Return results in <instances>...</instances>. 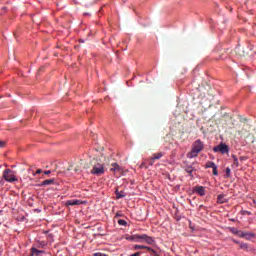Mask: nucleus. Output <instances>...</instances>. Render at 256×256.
Returning a JSON list of instances; mask_svg holds the SVG:
<instances>
[{"label":"nucleus","mask_w":256,"mask_h":256,"mask_svg":"<svg viewBox=\"0 0 256 256\" xmlns=\"http://www.w3.org/2000/svg\"><path fill=\"white\" fill-rule=\"evenodd\" d=\"M84 169H91V175L100 177L105 174V163L100 158H92L88 164H84Z\"/></svg>","instance_id":"nucleus-1"},{"label":"nucleus","mask_w":256,"mask_h":256,"mask_svg":"<svg viewBox=\"0 0 256 256\" xmlns=\"http://www.w3.org/2000/svg\"><path fill=\"white\" fill-rule=\"evenodd\" d=\"M203 149H205V144L200 139L196 140L192 145L191 151L188 153L189 159L197 157Z\"/></svg>","instance_id":"nucleus-2"},{"label":"nucleus","mask_w":256,"mask_h":256,"mask_svg":"<svg viewBox=\"0 0 256 256\" xmlns=\"http://www.w3.org/2000/svg\"><path fill=\"white\" fill-rule=\"evenodd\" d=\"M3 177L8 183H15V181H18L17 176H15V172L11 169L4 170Z\"/></svg>","instance_id":"nucleus-3"},{"label":"nucleus","mask_w":256,"mask_h":256,"mask_svg":"<svg viewBox=\"0 0 256 256\" xmlns=\"http://www.w3.org/2000/svg\"><path fill=\"white\" fill-rule=\"evenodd\" d=\"M214 153H222V155H225V153H229V146L227 144L221 143L220 145L213 148Z\"/></svg>","instance_id":"nucleus-4"},{"label":"nucleus","mask_w":256,"mask_h":256,"mask_svg":"<svg viewBox=\"0 0 256 256\" xmlns=\"http://www.w3.org/2000/svg\"><path fill=\"white\" fill-rule=\"evenodd\" d=\"M142 243H147V245H155V239L147 234H142Z\"/></svg>","instance_id":"nucleus-5"},{"label":"nucleus","mask_w":256,"mask_h":256,"mask_svg":"<svg viewBox=\"0 0 256 256\" xmlns=\"http://www.w3.org/2000/svg\"><path fill=\"white\" fill-rule=\"evenodd\" d=\"M161 157H163V153H154L150 158V165H153V163H155V161H157L158 159H161Z\"/></svg>","instance_id":"nucleus-6"},{"label":"nucleus","mask_w":256,"mask_h":256,"mask_svg":"<svg viewBox=\"0 0 256 256\" xmlns=\"http://www.w3.org/2000/svg\"><path fill=\"white\" fill-rule=\"evenodd\" d=\"M194 193H198L200 197H205V187L203 186H196L194 188Z\"/></svg>","instance_id":"nucleus-7"},{"label":"nucleus","mask_w":256,"mask_h":256,"mask_svg":"<svg viewBox=\"0 0 256 256\" xmlns=\"http://www.w3.org/2000/svg\"><path fill=\"white\" fill-rule=\"evenodd\" d=\"M239 237H242L244 239H251V237H255V233H253V232H241L239 234Z\"/></svg>","instance_id":"nucleus-8"},{"label":"nucleus","mask_w":256,"mask_h":256,"mask_svg":"<svg viewBox=\"0 0 256 256\" xmlns=\"http://www.w3.org/2000/svg\"><path fill=\"white\" fill-rule=\"evenodd\" d=\"M43 253H45V251L38 250L37 248L33 247V248H31V255H29V256H41V255H43Z\"/></svg>","instance_id":"nucleus-9"},{"label":"nucleus","mask_w":256,"mask_h":256,"mask_svg":"<svg viewBox=\"0 0 256 256\" xmlns=\"http://www.w3.org/2000/svg\"><path fill=\"white\" fill-rule=\"evenodd\" d=\"M83 202L81 200H68L66 201V206H75V205H81Z\"/></svg>","instance_id":"nucleus-10"},{"label":"nucleus","mask_w":256,"mask_h":256,"mask_svg":"<svg viewBox=\"0 0 256 256\" xmlns=\"http://www.w3.org/2000/svg\"><path fill=\"white\" fill-rule=\"evenodd\" d=\"M227 198L225 197V194H220L218 195V198H217V203H220L223 204V203H227Z\"/></svg>","instance_id":"nucleus-11"},{"label":"nucleus","mask_w":256,"mask_h":256,"mask_svg":"<svg viewBox=\"0 0 256 256\" xmlns=\"http://www.w3.org/2000/svg\"><path fill=\"white\" fill-rule=\"evenodd\" d=\"M134 243H143V234H135Z\"/></svg>","instance_id":"nucleus-12"},{"label":"nucleus","mask_w":256,"mask_h":256,"mask_svg":"<svg viewBox=\"0 0 256 256\" xmlns=\"http://www.w3.org/2000/svg\"><path fill=\"white\" fill-rule=\"evenodd\" d=\"M110 171H113V172H115V171H121V166H119V164H117V163H112V164H111Z\"/></svg>","instance_id":"nucleus-13"},{"label":"nucleus","mask_w":256,"mask_h":256,"mask_svg":"<svg viewBox=\"0 0 256 256\" xmlns=\"http://www.w3.org/2000/svg\"><path fill=\"white\" fill-rule=\"evenodd\" d=\"M53 183H55V179H47V180H44L41 185L42 186H46V185H53Z\"/></svg>","instance_id":"nucleus-14"},{"label":"nucleus","mask_w":256,"mask_h":256,"mask_svg":"<svg viewBox=\"0 0 256 256\" xmlns=\"http://www.w3.org/2000/svg\"><path fill=\"white\" fill-rule=\"evenodd\" d=\"M232 159H233V164L232 167H235L237 169V167H239V159H237V156L232 155Z\"/></svg>","instance_id":"nucleus-15"},{"label":"nucleus","mask_w":256,"mask_h":256,"mask_svg":"<svg viewBox=\"0 0 256 256\" xmlns=\"http://www.w3.org/2000/svg\"><path fill=\"white\" fill-rule=\"evenodd\" d=\"M116 199H123V197H125V192L121 191L119 192V190H116Z\"/></svg>","instance_id":"nucleus-16"},{"label":"nucleus","mask_w":256,"mask_h":256,"mask_svg":"<svg viewBox=\"0 0 256 256\" xmlns=\"http://www.w3.org/2000/svg\"><path fill=\"white\" fill-rule=\"evenodd\" d=\"M185 171L188 173V175H190V177H193V166H187Z\"/></svg>","instance_id":"nucleus-17"},{"label":"nucleus","mask_w":256,"mask_h":256,"mask_svg":"<svg viewBox=\"0 0 256 256\" xmlns=\"http://www.w3.org/2000/svg\"><path fill=\"white\" fill-rule=\"evenodd\" d=\"M240 249H242V251H249V244L247 243H240Z\"/></svg>","instance_id":"nucleus-18"},{"label":"nucleus","mask_w":256,"mask_h":256,"mask_svg":"<svg viewBox=\"0 0 256 256\" xmlns=\"http://www.w3.org/2000/svg\"><path fill=\"white\" fill-rule=\"evenodd\" d=\"M215 162H211V161H208L206 163V169H213V167H215Z\"/></svg>","instance_id":"nucleus-19"},{"label":"nucleus","mask_w":256,"mask_h":256,"mask_svg":"<svg viewBox=\"0 0 256 256\" xmlns=\"http://www.w3.org/2000/svg\"><path fill=\"white\" fill-rule=\"evenodd\" d=\"M245 133H249V130L247 128L243 127L242 130L238 131V135H245Z\"/></svg>","instance_id":"nucleus-20"},{"label":"nucleus","mask_w":256,"mask_h":256,"mask_svg":"<svg viewBox=\"0 0 256 256\" xmlns=\"http://www.w3.org/2000/svg\"><path fill=\"white\" fill-rule=\"evenodd\" d=\"M147 248V246H143V245H135L134 246V249L136 250V251H138L139 249H146Z\"/></svg>","instance_id":"nucleus-21"},{"label":"nucleus","mask_w":256,"mask_h":256,"mask_svg":"<svg viewBox=\"0 0 256 256\" xmlns=\"http://www.w3.org/2000/svg\"><path fill=\"white\" fill-rule=\"evenodd\" d=\"M212 170H213L212 171L213 175L215 176L219 175V172L217 171V166L213 167Z\"/></svg>","instance_id":"nucleus-22"},{"label":"nucleus","mask_w":256,"mask_h":256,"mask_svg":"<svg viewBox=\"0 0 256 256\" xmlns=\"http://www.w3.org/2000/svg\"><path fill=\"white\" fill-rule=\"evenodd\" d=\"M118 224L125 226V225H127V221L120 219V220H118Z\"/></svg>","instance_id":"nucleus-23"},{"label":"nucleus","mask_w":256,"mask_h":256,"mask_svg":"<svg viewBox=\"0 0 256 256\" xmlns=\"http://www.w3.org/2000/svg\"><path fill=\"white\" fill-rule=\"evenodd\" d=\"M226 177H231V168H226Z\"/></svg>","instance_id":"nucleus-24"},{"label":"nucleus","mask_w":256,"mask_h":256,"mask_svg":"<svg viewBox=\"0 0 256 256\" xmlns=\"http://www.w3.org/2000/svg\"><path fill=\"white\" fill-rule=\"evenodd\" d=\"M5 145H6L5 141L0 140V149H3V147H5Z\"/></svg>","instance_id":"nucleus-25"},{"label":"nucleus","mask_w":256,"mask_h":256,"mask_svg":"<svg viewBox=\"0 0 256 256\" xmlns=\"http://www.w3.org/2000/svg\"><path fill=\"white\" fill-rule=\"evenodd\" d=\"M41 173H43V170L38 169V170L36 171V173H33V175L35 176V175H39V174H41Z\"/></svg>","instance_id":"nucleus-26"},{"label":"nucleus","mask_w":256,"mask_h":256,"mask_svg":"<svg viewBox=\"0 0 256 256\" xmlns=\"http://www.w3.org/2000/svg\"><path fill=\"white\" fill-rule=\"evenodd\" d=\"M128 241H135L134 235L127 237Z\"/></svg>","instance_id":"nucleus-27"},{"label":"nucleus","mask_w":256,"mask_h":256,"mask_svg":"<svg viewBox=\"0 0 256 256\" xmlns=\"http://www.w3.org/2000/svg\"><path fill=\"white\" fill-rule=\"evenodd\" d=\"M144 249H147V251H150L151 253H153V251H155L154 249H152V248L149 247V246H146V248H144Z\"/></svg>","instance_id":"nucleus-28"},{"label":"nucleus","mask_w":256,"mask_h":256,"mask_svg":"<svg viewBox=\"0 0 256 256\" xmlns=\"http://www.w3.org/2000/svg\"><path fill=\"white\" fill-rule=\"evenodd\" d=\"M45 245H46L45 242H39V243H38V247H44Z\"/></svg>","instance_id":"nucleus-29"},{"label":"nucleus","mask_w":256,"mask_h":256,"mask_svg":"<svg viewBox=\"0 0 256 256\" xmlns=\"http://www.w3.org/2000/svg\"><path fill=\"white\" fill-rule=\"evenodd\" d=\"M44 175H51V171L50 170L44 171Z\"/></svg>","instance_id":"nucleus-30"},{"label":"nucleus","mask_w":256,"mask_h":256,"mask_svg":"<svg viewBox=\"0 0 256 256\" xmlns=\"http://www.w3.org/2000/svg\"><path fill=\"white\" fill-rule=\"evenodd\" d=\"M139 255H141V252H136V253L132 254L131 256H139Z\"/></svg>","instance_id":"nucleus-31"},{"label":"nucleus","mask_w":256,"mask_h":256,"mask_svg":"<svg viewBox=\"0 0 256 256\" xmlns=\"http://www.w3.org/2000/svg\"><path fill=\"white\" fill-rule=\"evenodd\" d=\"M232 241H233V243H236V245H240L241 244V242H239L237 240H232Z\"/></svg>","instance_id":"nucleus-32"},{"label":"nucleus","mask_w":256,"mask_h":256,"mask_svg":"<svg viewBox=\"0 0 256 256\" xmlns=\"http://www.w3.org/2000/svg\"><path fill=\"white\" fill-rule=\"evenodd\" d=\"M240 121H241L242 123H245V121H247V118H242Z\"/></svg>","instance_id":"nucleus-33"},{"label":"nucleus","mask_w":256,"mask_h":256,"mask_svg":"<svg viewBox=\"0 0 256 256\" xmlns=\"http://www.w3.org/2000/svg\"><path fill=\"white\" fill-rule=\"evenodd\" d=\"M245 158L244 157H240V161H243Z\"/></svg>","instance_id":"nucleus-34"}]
</instances>
